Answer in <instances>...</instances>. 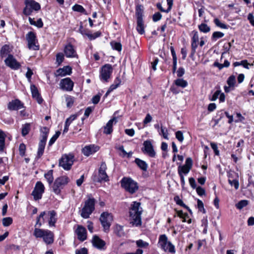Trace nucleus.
Returning a JSON list of instances; mask_svg holds the SVG:
<instances>
[{
  "label": "nucleus",
  "mask_w": 254,
  "mask_h": 254,
  "mask_svg": "<svg viewBox=\"0 0 254 254\" xmlns=\"http://www.w3.org/2000/svg\"><path fill=\"white\" fill-rule=\"evenodd\" d=\"M12 48L8 45H4L3 46L0 51V54L1 57H4L7 55L8 56L10 55V53L12 51Z\"/></svg>",
  "instance_id": "nucleus-28"
},
{
  "label": "nucleus",
  "mask_w": 254,
  "mask_h": 254,
  "mask_svg": "<svg viewBox=\"0 0 254 254\" xmlns=\"http://www.w3.org/2000/svg\"><path fill=\"white\" fill-rule=\"evenodd\" d=\"M5 64L10 68L17 70L20 67L21 65L12 55H9L4 60Z\"/></svg>",
  "instance_id": "nucleus-15"
},
{
  "label": "nucleus",
  "mask_w": 254,
  "mask_h": 254,
  "mask_svg": "<svg viewBox=\"0 0 254 254\" xmlns=\"http://www.w3.org/2000/svg\"><path fill=\"white\" fill-rule=\"evenodd\" d=\"M143 145L144 148L142 149L143 152L147 154L149 156L154 157L155 156V152L151 142L149 140L145 141Z\"/></svg>",
  "instance_id": "nucleus-18"
},
{
  "label": "nucleus",
  "mask_w": 254,
  "mask_h": 254,
  "mask_svg": "<svg viewBox=\"0 0 254 254\" xmlns=\"http://www.w3.org/2000/svg\"><path fill=\"white\" fill-rule=\"evenodd\" d=\"M121 186L131 194L135 193L138 189L137 183L130 178L124 177L121 181Z\"/></svg>",
  "instance_id": "nucleus-4"
},
{
  "label": "nucleus",
  "mask_w": 254,
  "mask_h": 254,
  "mask_svg": "<svg viewBox=\"0 0 254 254\" xmlns=\"http://www.w3.org/2000/svg\"><path fill=\"white\" fill-rule=\"evenodd\" d=\"M136 30L140 34L144 33V25L143 20H137Z\"/></svg>",
  "instance_id": "nucleus-34"
},
{
  "label": "nucleus",
  "mask_w": 254,
  "mask_h": 254,
  "mask_svg": "<svg viewBox=\"0 0 254 254\" xmlns=\"http://www.w3.org/2000/svg\"><path fill=\"white\" fill-rule=\"evenodd\" d=\"M76 254H87V250L86 248H82L76 251Z\"/></svg>",
  "instance_id": "nucleus-64"
},
{
  "label": "nucleus",
  "mask_w": 254,
  "mask_h": 254,
  "mask_svg": "<svg viewBox=\"0 0 254 254\" xmlns=\"http://www.w3.org/2000/svg\"><path fill=\"white\" fill-rule=\"evenodd\" d=\"M74 161V157L71 154H64L62 156L59 161V165L66 170L70 169Z\"/></svg>",
  "instance_id": "nucleus-10"
},
{
  "label": "nucleus",
  "mask_w": 254,
  "mask_h": 254,
  "mask_svg": "<svg viewBox=\"0 0 254 254\" xmlns=\"http://www.w3.org/2000/svg\"><path fill=\"white\" fill-rule=\"evenodd\" d=\"M12 223V219L10 217L3 218L2 219V224L5 227H7Z\"/></svg>",
  "instance_id": "nucleus-46"
},
{
  "label": "nucleus",
  "mask_w": 254,
  "mask_h": 254,
  "mask_svg": "<svg viewBox=\"0 0 254 254\" xmlns=\"http://www.w3.org/2000/svg\"><path fill=\"white\" fill-rule=\"evenodd\" d=\"M113 67L111 64L104 65L102 67L100 71V79L104 82H108L111 77Z\"/></svg>",
  "instance_id": "nucleus-12"
},
{
  "label": "nucleus",
  "mask_w": 254,
  "mask_h": 254,
  "mask_svg": "<svg viewBox=\"0 0 254 254\" xmlns=\"http://www.w3.org/2000/svg\"><path fill=\"white\" fill-rule=\"evenodd\" d=\"M214 22L217 26H218L222 29H228V28L229 26L226 25L224 23H222L218 18H215L214 20Z\"/></svg>",
  "instance_id": "nucleus-45"
},
{
  "label": "nucleus",
  "mask_w": 254,
  "mask_h": 254,
  "mask_svg": "<svg viewBox=\"0 0 254 254\" xmlns=\"http://www.w3.org/2000/svg\"><path fill=\"white\" fill-rule=\"evenodd\" d=\"M95 200L93 198H89L85 202L84 206L82 208L81 216L83 218H88L90 215L95 209Z\"/></svg>",
  "instance_id": "nucleus-5"
},
{
  "label": "nucleus",
  "mask_w": 254,
  "mask_h": 254,
  "mask_svg": "<svg viewBox=\"0 0 254 254\" xmlns=\"http://www.w3.org/2000/svg\"><path fill=\"white\" fill-rule=\"evenodd\" d=\"M101 35V33L100 31H97L93 34H86V36L88 37L90 40H94L95 38L99 37Z\"/></svg>",
  "instance_id": "nucleus-47"
},
{
  "label": "nucleus",
  "mask_w": 254,
  "mask_h": 254,
  "mask_svg": "<svg viewBox=\"0 0 254 254\" xmlns=\"http://www.w3.org/2000/svg\"><path fill=\"white\" fill-rule=\"evenodd\" d=\"M30 129V125L29 124H26L23 126L22 128V135L23 136L26 135L29 132Z\"/></svg>",
  "instance_id": "nucleus-42"
},
{
  "label": "nucleus",
  "mask_w": 254,
  "mask_h": 254,
  "mask_svg": "<svg viewBox=\"0 0 254 254\" xmlns=\"http://www.w3.org/2000/svg\"><path fill=\"white\" fill-rule=\"evenodd\" d=\"M46 142L42 141H40L39 143L38 152H37V156L38 158L41 157V156L43 154Z\"/></svg>",
  "instance_id": "nucleus-35"
},
{
  "label": "nucleus",
  "mask_w": 254,
  "mask_h": 254,
  "mask_svg": "<svg viewBox=\"0 0 254 254\" xmlns=\"http://www.w3.org/2000/svg\"><path fill=\"white\" fill-rule=\"evenodd\" d=\"M73 82L69 77L62 79L60 83L61 88L66 91H72L73 89Z\"/></svg>",
  "instance_id": "nucleus-16"
},
{
  "label": "nucleus",
  "mask_w": 254,
  "mask_h": 254,
  "mask_svg": "<svg viewBox=\"0 0 254 254\" xmlns=\"http://www.w3.org/2000/svg\"><path fill=\"white\" fill-rule=\"evenodd\" d=\"M176 138L180 142L182 143L184 139L183 132L180 130L176 132Z\"/></svg>",
  "instance_id": "nucleus-48"
},
{
  "label": "nucleus",
  "mask_w": 254,
  "mask_h": 254,
  "mask_svg": "<svg viewBox=\"0 0 254 254\" xmlns=\"http://www.w3.org/2000/svg\"><path fill=\"white\" fill-rule=\"evenodd\" d=\"M185 73V70L183 67H180L177 71V76L179 77H182Z\"/></svg>",
  "instance_id": "nucleus-62"
},
{
  "label": "nucleus",
  "mask_w": 254,
  "mask_h": 254,
  "mask_svg": "<svg viewBox=\"0 0 254 254\" xmlns=\"http://www.w3.org/2000/svg\"><path fill=\"white\" fill-rule=\"evenodd\" d=\"M72 9L73 10L75 11H77L79 12L86 14L85 9L83 8L82 6L80 5L75 4L74 6H72Z\"/></svg>",
  "instance_id": "nucleus-41"
},
{
  "label": "nucleus",
  "mask_w": 254,
  "mask_h": 254,
  "mask_svg": "<svg viewBox=\"0 0 254 254\" xmlns=\"http://www.w3.org/2000/svg\"><path fill=\"white\" fill-rule=\"evenodd\" d=\"M61 134V132L59 131H58L56 132V133L52 136V137L50 139L49 142V145L51 146L57 139V138L59 137V135Z\"/></svg>",
  "instance_id": "nucleus-49"
},
{
  "label": "nucleus",
  "mask_w": 254,
  "mask_h": 254,
  "mask_svg": "<svg viewBox=\"0 0 254 254\" xmlns=\"http://www.w3.org/2000/svg\"><path fill=\"white\" fill-rule=\"evenodd\" d=\"M144 7L141 4H138L135 8V14L137 17V20H143V13Z\"/></svg>",
  "instance_id": "nucleus-29"
},
{
  "label": "nucleus",
  "mask_w": 254,
  "mask_h": 254,
  "mask_svg": "<svg viewBox=\"0 0 254 254\" xmlns=\"http://www.w3.org/2000/svg\"><path fill=\"white\" fill-rule=\"evenodd\" d=\"M224 34L221 32H214L212 36V39L216 40L217 39L222 38L224 36Z\"/></svg>",
  "instance_id": "nucleus-50"
},
{
  "label": "nucleus",
  "mask_w": 254,
  "mask_h": 254,
  "mask_svg": "<svg viewBox=\"0 0 254 254\" xmlns=\"http://www.w3.org/2000/svg\"><path fill=\"white\" fill-rule=\"evenodd\" d=\"M248 204V201L246 200H242L239 201L237 204H236V207L238 209H241L244 207L246 206Z\"/></svg>",
  "instance_id": "nucleus-54"
},
{
  "label": "nucleus",
  "mask_w": 254,
  "mask_h": 254,
  "mask_svg": "<svg viewBox=\"0 0 254 254\" xmlns=\"http://www.w3.org/2000/svg\"><path fill=\"white\" fill-rule=\"evenodd\" d=\"M25 4L23 13L26 16L31 15L33 12L37 11L41 8L40 4L33 0H26Z\"/></svg>",
  "instance_id": "nucleus-6"
},
{
  "label": "nucleus",
  "mask_w": 254,
  "mask_h": 254,
  "mask_svg": "<svg viewBox=\"0 0 254 254\" xmlns=\"http://www.w3.org/2000/svg\"><path fill=\"white\" fill-rule=\"evenodd\" d=\"M72 72V68L69 66H65L56 70L55 75L56 76H64L70 75Z\"/></svg>",
  "instance_id": "nucleus-23"
},
{
  "label": "nucleus",
  "mask_w": 254,
  "mask_h": 254,
  "mask_svg": "<svg viewBox=\"0 0 254 254\" xmlns=\"http://www.w3.org/2000/svg\"><path fill=\"white\" fill-rule=\"evenodd\" d=\"M56 214V212L54 210L49 211L47 213L45 211L42 212L37 218L35 227L37 226H38L39 227H41L42 224L45 222V218L46 217H48L49 226H55V224L57 221Z\"/></svg>",
  "instance_id": "nucleus-2"
},
{
  "label": "nucleus",
  "mask_w": 254,
  "mask_h": 254,
  "mask_svg": "<svg viewBox=\"0 0 254 254\" xmlns=\"http://www.w3.org/2000/svg\"><path fill=\"white\" fill-rule=\"evenodd\" d=\"M64 53L67 58H74L77 56L75 49L73 46L70 44L65 46Z\"/></svg>",
  "instance_id": "nucleus-24"
},
{
  "label": "nucleus",
  "mask_w": 254,
  "mask_h": 254,
  "mask_svg": "<svg viewBox=\"0 0 254 254\" xmlns=\"http://www.w3.org/2000/svg\"><path fill=\"white\" fill-rule=\"evenodd\" d=\"M99 150V147L95 145H89L85 146L82 150L83 154L86 156L95 153Z\"/></svg>",
  "instance_id": "nucleus-19"
},
{
  "label": "nucleus",
  "mask_w": 254,
  "mask_h": 254,
  "mask_svg": "<svg viewBox=\"0 0 254 254\" xmlns=\"http://www.w3.org/2000/svg\"><path fill=\"white\" fill-rule=\"evenodd\" d=\"M228 182L231 186H234L236 190H238L239 189V183L237 180L235 179L231 180L229 179Z\"/></svg>",
  "instance_id": "nucleus-52"
},
{
  "label": "nucleus",
  "mask_w": 254,
  "mask_h": 254,
  "mask_svg": "<svg viewBox=\"0 0 254 254\" xmlns=\"http://www.w3.org/2000/svg\"><path fill=\"white\" fill-rule=\"evenodd\" d=\"M199 30L203 33H207L210 31V28L206 24L201 23L198 25Z\"/></svg>",
  "instance_id": "nucleus-40"
},
{
  "label": "nucleus",
  "mask_w": 254,
  "mask_h": 254,
  "mask_svg": "<svg viewBox=\"0 0 254 254\" xmlns=\"http://www.w3.org/2000/svg\"><path fill=\"white\" fill-rule=\"evenodd\" d=\"M136 244L139 248H146L149 246V243L143 241L142 240H139L136 241Z\"/></svg>",
  "instance_id": "nucleus-43"
},
{
  "label": "nucleus",
  "mask_w": 254,
  "mask_h": 254,
  "mask_svg": "<svg viewBox=\"0 0 254 254\" xmlns=\"http://www.w3.org/2000/svg\"><path fill=\"white\" fill-rule=\"evenodd\" d=\"M26 146L24 143H21L19 146V154L21 156H24L25 154Z\"/></svg>",
  "instance_id": "nucleus-55"
},
{
  "label": "nucleus",
  "mask_w": 254,
  "mask_h": 254,
  "mask_svg": "<svg viewBox=\"0 0 254 254\" xmlns=\"http://www.w3.org/2000/svg\"><path fill=\"white\" fill-rule=\"evenodd\" d=\"M69 182V179L66 176H62L56 179L52 187L53 191L56 194H59L63 187L66 185Z\"/></svg>",
  "instance_id": "nucleus-8"
},
{
  "label": "nucleus",
  "mask_w": 254,
  "mask_h": 254,
  "mask_svg": "<svg viewBox=\"0 0 254 254\" xmlns=\"http://www.w3.org/2000/svg\"><path fill=\"white\" fill-rule=\"evenodd\" d=\"M177 214L183 222H187L189 223H191V219L189 218L187 213H184L182 211H177Z\"/></svg>",
  "instance_id": "nucleus-30"
},
{
  "label": "nucleus",
  "mask_w": 254,
  "mask_h": 254,
  "mask_svg": "<svg viewBox=\"0 0 254 254\" xmlns=\"http://www.w3.org/2000/svg\"><path fill=\"white\" fill-rule=\"evenodd\" d=\"M6 135L4 132L0 130V151H3L5 145V138Z\"/></svg>",
  "instance_id": "nucleus-36"
},
{
  "label": "nucleus",
  "mask_w": 254,
  "mask_h": 254,
  "mask_svg": "<svg viewBox=\"0 0 254 254\" xmlns=\"http://www.w3.org/2000/svg\"><path fill=\"white\" fill-rule=\"evenodd\" d=\"M110 44H111L112 48L114 50H116L119 52H120L122 51V45L120 43L117 42L115 41H112L110 43Z\"/></svg>",
  "instance_id": "nucleus-39"
},
{
  "label": "nucleus",
  "mask_w": 254,
  "mask_h": 254,
  "mask_svg": "<svg viewBox=\"0 0 254 254\" xmlns=\"http://www.w3.org/2000/svg\"><path fill=\"white\" fill-rule=\"evenodd\" d=\"M92 243L94 247L100 250L104 249L106 244L105 241L96 235L93 236Z\"/></svg>",
  "instance_id": "nucleus-21"
},
{
  "label": "nucleus",
  "mask_w": 254,
  "mask_h": 254,
  "mask_svg": "<svg viewBox=\"0 0 254 254\" xmlns=\"http://www.w3.org/2000/svg\"><path fill=\"white\" fill-rule=\"evenodd\" d=\"M142 212V209L140 207V203L134 201L129 210L130 221L132 225L138 226L141 225Z\"/></svg>",
  "instance_id": "nucleus-1"
},
{
  "label": "nucleus",
  "mask_w": 254,
  "mask_h": 254,
  "mask_svg": "<svg viewBox=\"0 0 254 254\" xmlns=\"http://www.w3.org/2000/svg\"><path fill=\"white\" fill-rule=\"evenodd\" d=\"M172 43H171V46H170V50H171V53H172V58H173V68H172V71H173V73H174L175 72V50L174 49V47L172 45Z\"/></svg>",
  "instance_id": "nucleus-56"
},
{
  "label": "nucleus",
  "mask_w": 254,
  "mask_h": 254,
  "mask_svg": "<svg viewBox=\"0 0 254 254\" xmlns=\"http://www.w3.org/2000/svg\"><path fill=\"white\" fill-rule=\"evenodd\" d=\"M158 132L159 134L162 135L164 138L168 139L167 129L165 127H161L160 130H158Z\"/></svg>",
  "instance_id": "nucleus-53"
},
{
  "label": "nucleus",
  "mask_w": 254,
  "mask_h": 254,
  "mask_svg": "<svg viewBox=\"0 0 254 254\" xmlns=\"http://www.w3.org/2000/svg\"><path fill=\"white\" fill-rule=\"evenodd\" d=\"M195 189L196 192L199 195L201 196L205 194V190L202 188L200 187H196Z\"/></svg>",
  "instance_id": "nucleus-63"
},
{
  "label": "nucleus",
  "mask_w": 254,
  "mask_h": 254,
  "mask_svg": "<svg viewBox=\"0 0 254 254\" xmlns=\"http://www.w3.org/2000/svg\"><path fill=\"white\" fill-rule=\"evenodd\" d=\"M135 162L137 165V166L142 170L146 171L147 169L148 165L147 163L138 158H136L135 160Z\"/></svg>",
  "instance_id": "nucleus-32"
},
{
  "label": "nucleus",
  "mask_w": 254,
  "mask_h": 254,
  "mask_svg": "<svg viewBox=\"0 0 254 254\" xmlns=\"http://www.w3.org/2000/svg\"><path fill=\"white\" fill-rule=\"evenodd\" d=\"M53 171L49 170L47 173L45 174L44 177L48 182L49 185H51L54 181Z\"/></svg>",
  "instance_id": "nucleus-37"
},
{
  "label": "nucleus",
  "mask_w": 254,
  "mask_h": 254,
  "mask_svg": "<svg viewBox=\"0 0 254 254\" xmlns=\"http://www.w3.org/2000/svg\"><path fill=\"white\" fill-rule=\"evenodd\" d=\"M188 85V82L183 78L176 79V86H180L182 88H185Z\"/></svg>",
  "instance_id": "nucleus-38"
},
{
  "label": "nucleus",
  "mask_w": 254,
  "mask_h": 254,
  "mask_svg": "<svg viewBox=\"0 0 254 254\" xmlns=\"http://www.w3.org/2000/svg\"><path fill=\"white\" fill-rule=\"evenodd\" d=\"M100 220L104 231H107L109 230L111 223L113 221V216L111 213L108 212H104L101 214Z\"/></svg>",
  "instance_id": "nucleus-11"
},
{
  "label": "nucleus",
  "mask_w": 254,
  "mask_h": 254,
  "mask_svg": "<svg viewBox=\"0 0 254 254\" xmlns=\"http://www.w3.org/2000/svg\"><path fill=\"white\" fill-rule=\"evenodd\" d=\"M158 247L165 252L172 253L174 252L173 245L168 240L165 235H161L159 238Z\"/></svg>",
  "instance_id": "nucleus-7"
},
{
  "label": "nucleus",
  "mask_w": 254,
  "mask_h": 254,
  "mask_svg": "<svg viewBox=\"0 0 254 254\" xmlns=\"http://www.w3.org/2000/svg\"><path fill=\"white\" fill-rule=\"evenodd\" d=\"M41 132L42 139L40 141L46 142L48 133L49 132V129L47 127H43L41 128Z\"/></svg>",
  "instance_id": "nucleus-31"
},
{
  "label": "nucleus",
  "mask_w": 254,
  "mask_h": 254,
  "mask_svg": "<svg viewBox=\"0 0 254 254\" xmlns=\"http://www.w3.org/2000/svg\"><path fill=\"white\" fill-rule=\"evenodd\" d=\"M78 239L81 241H84L87 238L86 229L82 226L78 225L75 231Z\"/></svg>",
  "instance_id": "nucleus-20"
},
{
  "label": "nucleus",
  "mask_w": 254,
  "mask_h": 254,
  "mask_svg": "<svg viewBox=\"0 0 254 254\" xmlns=\"http://www.w3.org/2000/svg\"><path fill=\"white\" fill-rule=\"evenodd\" d=\"M173 4V0H167V5L168 7L166 9L164 8L160 3H157V7L162 12H168L170 11Z\"/></svg>",
  "instance_id": "nucleus-27"
},
{
  "label": "nucleus",
  "mask_w": 254,
  "mask_h": 254,
  "mask_svg": "<svg viewBox=\"0 0 254 254\" xmlns=\"http://www.w3.org/2000/svg\"><path fill=\"white\" fill-rule=\"evenodd\" d=\"M162 17V15L159 12H156L155 13H154V14L153 15V21L154 22H156L158 20H159L160 19H161Z\"/></svg>",
  "instance_id": "nucleus-60"
},
{
  "label": "nucleus",
  "mask_w": 254,
  "mask_h": 254,
  "mask_svg": "<svg viewBox=\"0 0 254 254\" xmlns=\"http://www.w3.org/2000/svg\"><path fill=\"white\" fill-rule=\"evenodd\" d=\"M31 90L32 92V97L35 98L38 103L40 104L42 102L43 99L40 97L39 92L36 87L33 85L31 86Z\"/></svg>",
  "instance_id": "nucleus-26"
},
{
  "label": "nucleus",
  "mask_w": 254,
  "mask_h": 254,
  "mask_svg": "<svg viewBox=\"0 0 254 254\" xmlns=\"http://www.w3.org/2000/svg\"><path fill=\"white\" fill-rule=\"evenodd\" d=\"M76 118L77 115H72L66 120L65 123L68 125V126H70L72 121L75 120Z\"/></svg>",
  "instance_id": "nucleus-58"
},
{
  "label": "nucleus",
  "mask_w": 254,
  "mask_h": 254,
  "mask_svg": "<svg viewBox=\"0 0 254 254\" xmlns=\"http://www.w3.org/2000/svg\"><path fill=\"white\" fill-rule=\"evenodd\" d=\"M29 21L31 25H34L38 28H41L43 26V23L41 18L38 19L37 21H35L34 18L29 17Z\"/></svg>",
  "instance_id": "nucleus-33"
},
{
  "label": "nucleus",
  "mask_w": 254,
  "mask_h": 254,
  "mask_svg": "<svg viewBox=\"0 0 254 254\" xmlns=\"http://www.w3.org/2000/svg\"><path fill=\"white\" fill-rule=\"evenodd\" d=\"M192 161L190 158H188L186 160L185 165L183 166H179L178 173L179 175H187L191 168Z\"/></svg>",
  "instance_id": "nucleus-17"
},
{
  "label": "nucleus",
  "mask_w": 254,
  "mask_h": 254,
  "mask_svg": "<svg viewBox=\"0 0 254 254\" xmlns=\"http://www.w3.org/2000/svg\"><path fill=\"white\" fill-rule=\"evenodd\" d=\"M65 101H66V106L67 107H70L72 106L73 103H74V99L73 97L70 96H68L67 97H66V99H65Z\"/></svg>",
  "instance_id": "nucleus-51"
},
{
  "label": "nucleus",
  "mask_w": 254,
  "mask_h": 254,
  "mask_svg": "<svg viewBox=\"0 0 254 254\" xmlns=\"http://www.w3.org/2000/svg\"><path fill=\"white\" fill-rule=\"evenodd\" d=\"M210 146H211V148L213 149L215 155H218L219 154V151L218 150V147H217V144L215 143L212 142L210 143Z\"/></svg>",
  "instance_id": "nucleus-61"
},
{
  "label": "nucleus",
  "mask_w": 254,
  "mask_h": 254,
  "mask_svg": "<svg viewBox=\"0 0 254 254\" xmlns=\"http://www.w3.org/2000/svg\"><path fill=\"white\" fill-rule=\"evenodd\" d=\"M64 57L62 53H59L56 56V61L58 64L60 65L64 61Z\"/></svg>",
  "instance_id": "nucleus-57"
},
{
  "label": "nucleus",
  "mask_w": 254,
  "mask_h": 254,
  "mask_svg": "<svg viewBox=\"0 0 254 254\" xmlns=\"http://www.w3.org/2000/svg\"><path fill=\"white\" fill-rule=\"evenodd\" d=\"M7 108L9 110H18L23 108V104L18 99H15L9 102Z\"/></svg>",
  "instance_id": "nucleus-22"
},
{
  "label": "nucleus",
  "mask_w": 254,
  "mask_h": 254,
  "mask_svg": "<svg viewBox=\"0 0 254 254\" xmlns=\"http://www.w3.org/2000/svg\"><path fill=\"white\" fill-rule=\"evenodd\" d=\"M107 169L106 164L105 162H102L98 170V175H94L93 180L94 182L101 183L102 181L108 182L109 180L106 171Z\"/></svg>",
  "instance_id": "nucleus-9"
},
{
  "label": "nucleus",
  "mask_w": 254,
  "mask_h": 254,
  "mask_svg": "<svg viewBox=\"0 0 254 254\" xmlns=\"http://www.w3.org/2000/svg\"><path fill=\"white\" fill-rule=\"evenodd\" d=\"M45 187L42 183L40 181L37 182L32 192L34 200H37L41 199Z\"/></svg>",
  "instance_id": "nucleus-14"
},
{
  "label": "nucleus",
  "mask_w": 254,
  "mask_h": 254,
  "mask_svg": "<svg viewBox=\"0 0 254 254\" xmlns=\"http://www.w3.org/2000/svg\"><path fill=\"white\" fill-rule=\"evenodd\" d=\"M33 235L36 238H42L43 241L47 245L52 244L54 242V234L49 230L35 228L34 230Z\"/></svg>",
  "instance_id": "nucleus-3"
},
{
  "label": "nucleus",
  "mask_w": 254,
  "mask_h": 254,
  "mask_svg": "<svg viewBox=\"0 0 254 254\" xmlns=\"http://www.w3.org/2000/svg\"><path fill=\"white\" fill-rule=\"evenodd\" d=\"M28 42V47L30 50H39V45H37V40L35 34L33 32H29L26 36Z\"/></svg>",
  "instance_id": "nucleus-13"
},
{
  "label": "nucleus",
  "mask_w": 254,
  "mask_h": 254,
  "mask_svg": "<svg viewBox=\"0 0 254 254\" xmlns=\"http://www.w3.org/2000/svg\"><path fill=\"white\" fill-rule=\"evenodd\" d=\"M197 207L200 211L202 212L203 213H205V210L203 206V203L202 201L199 199L197 200Z\"/></svg>",
  "instance_id": "nucleus-59"
},
{
  "label": "nucleus",
  "mask_w": 254,
  "mask_h": 254,
  "mask_svg": "<svg viewBox=\"0 0 254 254\" xmlns=\"http://www.w3.org/2000/svg\"><path fill=\"white\" fill-rule=\"evenodd\" d=\"M117 122V120L115 117L110 120L105 127L104 132L107 134H110L113 131L112 127L113 123L115 122V123H116Z\"/></svg>",
  "instance_id": "nucleus-25"
},
{
  "label": "nucleus",
  "mask_w": 254,
  "mask_h": 254,
  "mask_svg": "<svg viewBox=\"0 0 254 254\" xmlns=\"http://www.w3.org/2000/svg\"><path fill=\"white\" fill-rule=\"evenodd\" d=\"M227 83L230 87H234L236 83V78L234 75H231L227 80Z\"/></svg>",
  "instance_id": "nucleus-44"
}]
</instances>
